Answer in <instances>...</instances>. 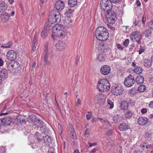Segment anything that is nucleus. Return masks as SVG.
<instances>
[{
  "label": "nucleus",
  "instance_id": "obj_1",
  "mask_svg": "<svg viewBox=\"0 0 153 153\" xmlns=\"http://www.w3.org/2000/svg\"><path fill=\"white\" fill-rule=\"evenodd\" d=\"M95 35L96 38L98 40L104 41L108 39L109 33L105 27L100 26L96 30Z\"/></svg>",
  "mask_w": 153,
  "mask_h": 153
},
{
  "label": "nucleus",
  "instance_id": "obj_2",
  "mask_svg": "<svg viewBox=\"0 0 153 153\" xmlns=\"http://www.w3.org/2000/svg\"><path fill=\"white\" fill-rule=\"evenodd\" d=\"M52 33L54 36L59 38H63L66 36L68 32L63 25L59 24L53 27Z\"/></svg>",
  "mask_w": 153,
  "mask_h": 153
},
{
  "label": "nucleus",
  "instance_id": "obj_3",
  "mask_svg": "<svg viewBox=\"0 0 153 153\" xmlns=\"http://www.w3.org/2000/svg\"><path fill=\"white\" fill-rule=\"evenodd\" d=\"M61 20V16L59 12L55 10L51 11L50 13L48 21L46 22V25H50L51 27V25L54 23L59 22Z\"/></svg>",
  "mask_w": 153,
  "mask_h": 153
},
{
  "label": "nucleus",
  "instance_id": "obj_4",
  "mask_svg": "<svg viewBox=\"0 0 153 153\" xmlns=\"http://www.w3.org/2000/svg\"><path fill=\"white\" fill-rule=\"evenodd\" d=\"M97 87L100 91L102 92H107L110 88V84L107 79H102L99 81Z\"/></svg>",
  "mask_w": 153,
  "mask_h": 153
},
{
  "label": "nucleus",
  "instance_id": "obj_5",
  "mask_svg": "<svg viewBox=\"0 0 153 153\" xmlns=\"http://www.w3.org/2000/svg\"><path fill=\"white\" fill-rule=\"evenodd\" d=\"M106 12V13H105L106 20L110 24L114 23L117 19L116 13L114 12L110 11Z\"/></svg>",
  "mask_w": 153,
  "mask_h": 153
},
{
  "label": "nucleus",
  "instance_id": "obj_6",
  "mask_svg": "<svg viewBox=\"0 0 153 153\" xmlns=\"http://www.w3.org/2000/svg\"><path fill=\"white\" fill-rule=\"evenodd\" d=\"M100 6L102 10L106 12L111 11L112 8V2L108 0H101Z\"/></svg>",
  "mask_w": 153,
  "mask_h": 153
},
{
  "label": "nucleus",
  "instance_id": "obj_7",
  "mask_svg": "<svg viewBox=\"0 0 153 153\" xmlns=\"http://www.w3.org/2000/svg\"><path fill=\"white\" fill-rule=\"evenodd\" d=\"M130 38L132 42H136L139 44H141L142 37L140 31L137 30L133 31L130 35Z\"/></svg>",
  "mask_w": 153,
  "mask_h": 153
},
{
  "label": "nucleus",
  "instance_id": "obj_8",
  "mask_svg": "<svg viewBox=\"0 0 153 153\" xmlns=\"http://www.w3.org/2000/svg\"><path fill=\"white\" fill-rule=\"evenodd\" d=\"M124 90L123 87L119 84L114 85L111 88L112 93L114 95L119 96L121 95Z\"/></svg>",
  "mask_w": 153,
  "mask_h": 153
},
{
  "label": "nucleus",
  "instance_id": "obj_9",
  "mask_svg": "<svg viewBox=\"0 0 153 153\" xmlns=\"http://www.w3.org/2000/svg\"><path fill=\"white\" fill-rule=\"evenodd\" d=\"M27 120L29 122L34 125H36L37 124L40 125L43 124V123L42 121L38 119L34 114H32L29 116L27 118Z\"/></svg>",
  "mask_w": 153,
  "mask_h": 153
},
{
  "label": "nucleus",
  "instance_id": "obj_10",
  "mask_svg": "<svg viewBox=\"0 0 153 153\" xmlns=\"http://www.w3.org/2000/svg\"><path fill=\"white\" fill-rule=\"evenodd\" d=\"M96 47L98 50L100 51V53L102 54H108L110 53L109 51L110 49L109 48H108V47L106 45L98 43L96 45Z\"/></svg>",
  "mask_w": 153,
  "mask_h": 153
},
{
  "label": "nucleus",
  "instance_id": "obj_11",
  "mask_svg": "<svg viewBox=\"0 0 153 153\" xmlns=\"http://www.w3.org/2000/svg\"><path fill=\"white\" fill-rule=\"evenodd\" d=\"M135 82L134 76L129 74L128 77L125 79L124 83L125 86L127 87H130L133 86Z\"/></svg>",
  "mask_w": 153,
  "mask_h": 153
},
{
  "label": "nucleus",
  "instance_id": "obj_12",
  "mask_svg": "<svg viewBox=\"0 0 153 153\" xmlns=\"http://www.w3.org/2000/svg\"><path fill=\"white\" fill-rule=\"evenodd\" d=\"M6 57L8 60H14L16 58V52L13 50H10L7 53Z\"/></svg>",
  "mask_w": 153,
  "mask_h": 153
},
{
  "label": "nucleus",
  "instance_id": "obj_13",
  "mask_svg": "<svg viewBox=\"0 0 153 153\" xmlns=\"http://www.w3.org/2000/svg\"><path fill=\"white\" fill-rule=\"evenodd\" d=\"M52 27L50 26V25H48L45 24V25L44 27L42 29L41 33V36L43 39H44L48 36V33L49 30L51 29Z\"/></svg>",
  "mask_w": 153,
  "mask_h": 153
},
{
  "label": "nucleus",
  "instance_id": "obj_14",
  "mask_svg": "<svg viewBox=\"0 0 153 153\" xmlns=\"http://www.w3.org/2000/svg\"><path fill=\"white\" fill-rule=\"evenodd\" d=\"M100 71L102 74L106 75L110 73L111 68L108 65H104L101 67Z\"/></svg>",
  "mask_w": 153,
  "mask_h": 153
},
{
  "label": "nucleus",
  "instance_id": "obj_15",
  "mask_svg": "<svg viewBox=\"0 0 153 153\" xmlns=\"http://www.w3.org/2000/svg\"><path fill=\"white\" fill-rule=\"evenodd\" d=\"M13 72H12V73L15 74V73H19L20 71L21 68L19 62L15 60H13Z\"/></svg>",
  "mask_w": 153,
  "mask_h": 153
},
{
  "label": "nucleus",
  "instance_id": "obj_16",
  "mask_svg": "<svg viewBox=\"0 0 153 153\" xmlns=\"http://www.w3.org/2000/svg\"><path fill=\"white\" fill-rule=\"evenodd\" d=\"M66 45L64 41H59L55 45L56 49L59 51H62L64 50Z\"/></svg>",
  "mask_w": 153,
  "mask_h": 153
},
{
  "label": "nucleus",
  "instance_id": "obj_17",
  "mask_svg": "<svg viewBox=\"0 0 153 153\" xmlns=\"http://www.w3.org/2000/svg\"><path fill=\"white\" fill-rule=\"evenodd\" d=\"M64 4L63 2L61 1H58L56 2L55 7L56 10L60 11L63 9L64 7Z\"/></svg>",
  "mask_w": 153,
  "mask_h": 153
},
{
  "label": "nucleus",
  "instance_id": "obj_18",
  "mask_svg": "<svg viewBox=\"0 0 153 153\" xmlns=\"http://www.w3.org/2000/svg\"><path fill=\"white\" fill-rule=\"evenodd\" d=\"M11 122V119L9 117H6L2 119H0V123H1L2 125L4 126L10 125Z\"/></svg>",
  "mask_w": 153,
  "mask_h": 153
},
{
  "label": "nucleus",
  "instance_id": "obj_19",
  "mask_svg": "<svg viewBox=\"0 0 153 153\" xmlns=\"http://www.w3.org/2000/svg\"><path fill=\"white\" fill-rule=\"evenodd\" d=\"M148 120L146 117H140L138 119V124L140 125H144L148 122Z\"/></svg>",
  "mask_w": 153,
  "mask_h": 153
},
{
  "label": "nucleus",
  "instance_id": "obj_20",
  "mask_svg": "<svg viewBox=\"0 0 153 153\" xmlns=\"http://www.w3.org/2000/svg\"><path fill=\"white\" fill-rule=\"evenodd\" d=\"M69 134V138L70 140L73 142L76 140V136L75 131L74 128H71Z\"/></svg>",
  "mask_w": 153,
  "mask_h": 153
},
{
  "label": "nucleus",
  "instance_id": "obj_21",
  "mask_svg": "<svg viewBox=\"0 0 153 153\" xmlns=\"http://www.w3.org/2000/svg\"><path fill=\"white\" fill-rule=\"evenodd\" d=\"M48 45L47 42L44 45V52L45 53L44 62L47 63L48 57Z\"/></svg>",
  "mask_w": 153,
  "mask_h": 153
},
{
  "label": "nucleus",
  "instance_id": "obj_22",
  "mask_svg": "<svg viewBox=\"0 0 153 153\" xmlns=\"http://www.w3.org/2000/svg\"><path fill=\"white\" fill-rule=\"evenodd\" d=\"M8 76L7 71L5 69H2L0 70V77L2 78H6Z\"/></svg>",
  "mask_w": 153,
  "mask_h": 153
},
{
  "label": "nucleus",
  "instance_id": "obj_23",
  "mask_svg": "<svg viewBox=\"0 0 153 153\" xmlns=\"http://www.w3.org/2000/svg\"><path fill=\"white\" fill-rule=\"evenodd\" d=\"M10 16V15L6 13L1 14V17L2 21L3 22H6L9 19Z\"/></svg>",
  "mask_w": 153,
  "mask_h": 153
},
{
  "label": "nucleus",
  "instance_id": "obj_24",
  "mask_svg": "<svg viewBox=\"0 0 153 153\" xmlns=\"http://www.w3.org/2000/svg\"><path fill=\"white\" fill-rule=\"evenodd\" d=\"M7 8V5L6 3L3 1H0V13L6 10Z\"/></svg>",
  "mask_w": 153,
  "mask_h": 153
},
{
  "label": "nucleus",
  "instance_id": "obj_25",
  "mask_svg": "<svg viewBox=\"0 0 153 153\" xmlns=\"http://www.w3.org/2000/svg\"><path fill=\"white\" fill-rule=\"evenodd\" d=\"M44 142L47 145H49L53 140L51 137L48 135H46L43 137Z\"/></svg>",
  "mask_w": 153,
  "mask_h": 153
},
{
  "label": "nucleus",
  "instance_id": "obj_26",
  "mask_svg": "<svg viewBox=\"0 0 153 153\" xmlns=\"http://www.w3.org/2000/svg\"><path fill=\"white\" fill-rule=\"evenodd\" d=\"M129 128V126L128 124L125 123H122L120 124L119 126V128L121 131H126Z\"/></svg>",
  "mask_w": 153,
  "mask_h": 153
},
{
  "label": "nucleus",
  "instance_id": "obj_27",
  "mask_svg": "<svg viewBox=\"0 0 153 153\" xmlns=\"http://www.w3.org/2000/svg\"><path fill=\"white\" fill-rule=\"evenodd\" d=\"M136 82L138 84L143 83L144 81V79L142 75H138L137 76L135 79Z\"/></svg>",
  "mask_w": 153,
  "mask_h": 153
},
{
  "label": "nucleus",
  "instance_id": "obj_28",
  "mask_svg": "<svg viewBox=\"0 0 153 153\" xmlns=\"http://www.w3.org/2000/svg\"><path fill=\"white\" fill-rule=\"evenodd\" d=\"M7 68L8 70L10 72V73L13 72V60L11 61L10 62H8L7 63Z\"/></svg>",
  "mask_w": 153,
  "mask_h": 153
},
{
  "label": "nucleus",
  "instance_id": "obj_29",
  "mask_svg": "<svg viewBox=\"0 0 153 153\" xmlns=\"http://www.w3.org/2000/svg\"><path fill=\"white\" fill-rule=\"evenodd\" d=\"M134 113L131 110H128L125 111L124 113L125 117L127 118H131L133 114Z\"/></svg>",
  "mask_w": 153,
  "mask_h": 153
},
{
  "label": "nucleus",
  "instance_id": "obj_30",
  "mask_svg": "<svg viewBox=\"0 0 153 153\" xmlns=\"http://www.w3.org/2000/svg\"><path fill=\"white\" fill-rule=\"evenodd\" d=\"M35 136L39 142H42V139L44 137L42 136L41 134L39 132H36L35 134Z\"/></svg>",
  "mask_w": 153,
  "mask_h": 153
},
{
  "label": "nucleus",
  "instance_id": "obj_31",
  "mask_svg": "<svg viewBox=\"0 0 153 153\" xmlns=\"http://www.w3.org/2000/svg\"><path fill=\"white\" fill-rule=\"evenodd\" d=\"M122 117L119 115L114 116L113 117V121L115 123L119 122L121 120H122Z\"/></svg>",
  "mask_w": 153,
  "mask_h": 153
},
{
  "label": "nucleus",
  "instance_id": "obj_32",
  "mask_svg": "<svg viewBox=\"0 0 153 153\" xmlns=\"http://www.w3.org/2000/svg\"><path fill=\"white\" fill-rule=\"evenodd\" d=\"M134 72L137 74H139L143 72L142 68L140 67H136L134 69Z\"/></svg>",
  "mask_w": 153,
  "mask_h": 153
},
{
  "label": "nucleus",
  "instance_id": "obj_33",
  "mask_svg": "<svg viewBox=\"0 0 153 153\" xmlns=\"http://www.w3.org/2000/svg\"><path fill=\"white\" fill-rule=\"evenodd\" d=\"M152 61L149 59H145L143 61V64L146 67H149L152 65Z\"/></svg>",
  "mask_w": 153,
  "mask_h": 153
},
{
  "label": "nucleus",
  "instance_id": "obj_34",
  "mask_svg": "<svg viewBox=\"0 0 153 153\" xmlns=\"http://www.w3.org/2000/svg\"><path fill=\"white\" fill-rule=\"evenodd\" d=\"M128 107V103L126 101L123 102L120 105L121 108L122 110H124L127 109Z\"/></svg>",
  "mask_w": 153,
  "mask_h": 153
},
{
  "label": "nucleus",
  "instance_id": "obj_35",
  "mask_svg": "<svg viewBox=\"0 0 153 153\" xmlns=\"http://www.w3.org/2000/svg\"><path fill=\"white\" fill-rule=\"evenodd\" d=\"M68 4L69 6L71 7H74L77 4V0H69Z\"/></svg>",
  "mask_w": 153,
  "mask_h": 153
},
{
  "label": "nucleus",
  "instance_id": "obj_36",
  "mask_svg": "<svg viewBox=\"0 0 153 153\" xmlns=\"http://www.w3.org/2000/svg\"><path fill=\"white\" fill-rule=\"evenodd\" d=\"M40 130L42 133L45 134L48 133V131L47 128L45 126H42L40 127Z\"/></svg>",
  "mask_w": 153,
  "mask_h": 153
},
{
  "label": "nucleus",
  "instance_id": "obj_37",
  "mask_svg": "<svg viewBox=\"0 0 153 153\" xmlns=\"http://www.w3.org/2000/svg\"><path fill=\"white\" fill-rule=\"evenodd\" d=\"M13 43L11 41H9L7 43L2 45L1 47L5 48H10L13 45Z\"/></svg>",
  "mask_w": 153,
  "mask_h": 153
},
{
  "label": "nucleus",
  "instance_id": "obj_38",
  "mask_svg": "<svg viewBox=\"0 0 153 153\" xmlns=\"http://www.w3.org/2000/svg\"><path fill=\"white\" fill-rule=\"evenodd\" d=\"M146 90V86L143 85H140L138 88V90L140 92H143Z\"/></svg>",
  "mask_w": 153,
  "mask_h": 153
},
{
  "label": "nucleus",
  "instance_id": "obj_39",
  "mask_svg": "<svg viewBox=\"0 0 153 153\" xmlns=\"http://www.w3.org/2000/svg\"><path fill=\"white\" fill-rule=\"evenodd\" d=\"M57 129L60 135H61L62 134V132L63 130L62 126L61 125L59 124H58Z\"/></svg>",
  "mask_w": 153,
  "mask_h": 153
},
{
  "label": "nucleus",
  "instance_id": "obj_40",
  "mask_svg": "<svg viewBox=\"0 0 153 153\" xmlns=\"http://www.w3.org/2000/svg\"><path fill=\"white\" fill-rule=\"evenodd\" d=\"M143 33L146 37H148L152 34V32L149 30H146L144 31Z\"/></svg>",
  "mask_w": 153,
  "mask_h": 153
},
{
  "label": "nucleus",
  "instance_id": "obj_41",
  "mask_svg": "<svg viewBox=\"0 0 153 153\" xmlns=\"http://www.w3.org/2000/svg\"><path fill=\"white\" fill-rule=\"evenodd\" d=\"M152 134H153L151 133L148 132L145 134V137L147 140H148L151 138Z\"/></svg>",
  "mask_w": 153,
  "mask_h": 153
},
{
  "label": "nucleus",
  "instance_id": "obj_42",
  "mask_svg": "<svg viewBox=\"0 0 153 153\" xmlns=\"http://www.w3.org/2000/svg\"><path fill=\"white\" fill-rule=\"evenodd\" d=\"M97 59L100 62L104 61L105 59L104 56L101 54L99 55Z\"/></svg>",
  "mask_w": 153,
  "mask_h": 153
},
{
  "label": "nucleus",
  "instance_id": "obj_43",
  "mask_svg": "<svg viewBox=\"0 0 153 153\" xmlns=\"http://www.w3.org/2000/svg\"><path fill=\"white\" fill-rule=\"evenodd\" d=\"M73 12V10L71 9H68L66 10L65 14H66L67 16H69L70 15H68L71 14H72V13Z\"/></svg>",
  "mask_w": 153,
  "mask_h": 153
},
{
  "label": "nucleus",
  "instance_id": "obj_44",
  "mask_svg": "<svg viewBox=\"0 0 153 153\" xmlns=\"http://www.w3.org/2000/svg\"><path fill=\"white\" fill-rule=\"evenodd\" d=\"M107 103L108 105H110V109H112L113 108L114 104L113 102L110 100H108Z\"/></svg>",
  "mask_w": 153,
  "mask_h": 153
},
{
  "label": "nucleus",
  "instance_id": "obj_45",
  "mask_svg": "<svg viewBox=\"0 0 153 153\" xmlns=\"http://www.w3.org/2000/svg\"><path fill=\"white\" fill-rule=\"evenodd\" d=\"M129 42V40L128 39H126L123 42V45L125 47H127Z\"/></svg>",
  "mask_w": 153,
  "mask_h": 153
},
{
  "label": "nucleus",
  "instance_id": "obj_46",
  "mask_svg": "<svg viewBox=\"0 0 153 153\" xmlns=\"http://www.w3.org/2000/svg\"><path fill=\"white\" fill-rule=\"evenodd\" d=\"M116 47L117 49L121 51H122L123 50L124 47L120 44H117Z\"/></svg>",
  "mask_w": 153,
  "mask_h": 153
},
{
  "label": "nucleus",
  "instance_id": "obj_47",
  "mask_svg": "<svg viewBox=\"0 0 153 153\" xmlns=\"http://www.w3.org/2000/svg\"><path fill=\"white\" fill-rule=\"evenodd\" d=\"M145 50V48L143 47L140 46L139 51V54H140L143 53Z\"/></svg>",
  "mask_w": 153,
  "mask_h": 153
},
{
  "label": "nucleus",
  "instance_id": "obj_48",
  "mask_svg": "<svg viewBox=\"0 0 153 153\" xmlns=\"http://www.w3.org/2000/svg\"><path fill=\"white\" fill-rule=\"evenodd\" d=\"M88 143L89 145L88 147H91L93 146H95L97 145V143H91L89 142H88Z\"/></svg>",
  "mask_w": 153,
  "mask_h": 153
},
{
  "label": "nucleus",
  "instance_id": "obj_49",
  "mask_svg": "<svg viewBox=\"0 0 153 153\" xmlns=\"http://www.w3.org/2000/svg\"><path fill=\"white\" fill-rule=\"evenodd\" d=\"M135 47V44H133L132 45H130L129 50L131 52H132L134 50V49Z\"/></svg>",
  "mask_w": 153,
  "mask_h": 153
},
{
  "label": "nucleus",
  "instance_id": "obj_50",
  "mask_svg": "<svg viewBox=\"0 0 153 153\" xmlns=\"http://www.w3.org/2000/svg\"><path fill=\"white\" fill-rule=\"evenodd\" d=\"M91 129L90 128H87L85 131V135H88L90 133V131H91Z\"/></svg>",
  "mask_w": 153,
  "mask_h": 153
},
{
  "label": "nucleus",
  "instance_id": "obj_51",
  "mask_svg": "<svg viewBox=\"0 0 153 153\" xmlns=\"http://www.w3.org/2000/svg\"><path fill=\"white\" fill-rule=\"evenodd\" d=\"M127 102L128 103V106L132 105L133 104V101L131 100H129Z\"/></svg>",
  "mask_w": 153,
  "mask_h": 153
},
{
  "label": "nucleus",
  "instance_id": "obj_52",
  "mask_svg": "<svg viewBox=\"0 0 153 153\" xmlns=\"http://www.w3.org/2000/svg\"><path fill=\"white\" fill-rule=\"evenodd\" d=\"M149 27L152 29H153V22H149Z\"/></svg>",
  "mask_w": 153,
  "mask_h": 153
},
{
  "label": "nucleus",
  "instance_id": "obj_53",
  "mask_svg": "<svg viewBox=\"0 0 153 153\" xmlns=\"http://www.w3.org/2000/svg\"><path fill=\"white\" fill-rule=\"evenodd\" d=\"M141 111L142 114H144L147 112V109L146 108H143L141 109Z\"/></svg>",
  "mask_w": 153,
  "mask_h": 153
},
{
  "label": "nucleus",
  "instance_id": "obj_54",
  "mask_svg": "<svg viewBox=\"0 0 153 153\" xmlns=\"http://www.w3.org/2000/svg\"><path fill=\"white\" fill-rule=\"evenodd\" d=\"M4 60L2 58H0V66H2L4 64Z\"/></svg>",
  "mask_w": 153,
  "mask_h": 153
},
{
  "label": "nucleus",
  "instance_id": "obj_55",
  "mask_svg": "<svg viewBox=\"0 0 153 153\" xmlns=\"http://www.w3.org/2000/svg\"><path fill=\"white\" fill-rule=\"evenodd\" d=\"M111 2L114 3H117L120 2L121 0H109Z\"/></svg>",
  "mask_w": 153,
  "mask_h": 153
},
{
  "label": "nucleus",
  "instance_id": "obj_56",
  "mask_svg": "<svg viewBox=\"0 0 153 153\" xmlns=\"http://www.w3.org/2000/svg\"><path fill=\"white\" fill-rule=\"evenodd\" d=\"M98 121V118H94L92 119V121L93 122H97Z\"/></svg>",
  "mask_w": 153,
  "mask_h": 153
},
{
  "label": "nucleus",
  "instance_id": "obj_57",
  "mask_svg": "<svg viewBox=\"0 0 153 153\" xmlns=\"http://www.w3.org/2000/svg\"><path fill=\"white\" fill-rule=\"evenodd\" d=\"M98 150V149L95 148L93 149L90 152V153H94Z\"/></svg>",
  "mask_w": 153,
  "mask_h": 153
},
{
  "label": "nucleus",
  "instance_id": "obj_58",
  "mask_svg": "<svg viewBox=\"0 0 153 153\" xmlns=\"http://www.w3.org/2000/svg\"><path fill=\"white\" fill-rule=\"evenodd\" d=\"M33 48L32 50L33 51H35L36 49V44H35L34 43L33 44Z\"/></svg>",
  "mask_w": 153,
  "mask_h": 153
},
{
  "label": "nucleus",
  "instance_id": "obj_59",
  "mask_svg": "<svg viewBox=\"0 0 153 153\" xmlns=\"http://www.w3.org/2000/svg\"><path fill=\"white\" fill-rule=\"evenodd\" d=\"M136 4L137 7H139L140 6V5H141L140 2V1H138V0L136 2Z\"/></svg>",
  "mask_w": 153,
  "mask_h": 153
},
{
  "label": "nucleus",
  "instance_id": "obj_60",
  "mask_svg": "<svg viewBox=\"0 0 153 153\" xmlns=\"http://www.w3.org/2000/svg\"><path fill=\"white\" fill-rule=\"evenodd\" d=\"M112 132V131L111 130H109L107 131V134L108 135H109L111 134Z\"/></svg>",
  "mask_w": 153,
  "mask_h": 153
},
{
  "label": "nucleus",
  "instance_id": "obj_61",
  "mask_svg": "<svg viewBox=\"0 0 153 153\" xmlns=\"http://www.w3.org/2000/svg\"><path fill=\"white\" fill-rule=\"evenodd\" d=\"M146 143H143L141 145V147L143 149H144L145 148H146Z\"/></svg>",
  "mask_w": 153,
  "mask_h": 153
},
{
  "label": "nucleus",
  "instance_id": "obj_62",
  "mask_svg": "<svg viewBox=\"0 0 153 153\" xmlns=\"http://www.w3.org/2000/svg\"><path fill=\"white\" fill-rule=\"evenodd\" d=\"M98 121L99 120L102 121L101 122L102 123L103 121L104 122V121H105L108 122V121L107 120H105L104 119H103L102 118H98Z\"/></svg>",
  "mask_w": 153,
  "mask_h": 153
},
{
  "label": "nucleus",
  "instance_id": "obj_63",
  "mask_svg": "<svg viewBox=\"0 0 153 153\" xmlns=\"http://www.w3.org/2000/svg\"><path fill=\"white\" fill-rule=\"evenodd\" d=\"M133 23L135 25H137L139 23V21H134L133 22Z\"/></svg>",
  "mask_w": 153,
  "mask_h": 153
},
{
  "label": "nucleus",
  "instance_id": "obj_64",
  "mask_svg": "<svg viewBox=\"0 0 153 153\" xmlns=\"http://www.w3.org/2000/svg\"><path fill=\"white\" fill-rule=\"evenodd\" d=\"M108 27L109 28H110V29L112 30H114L115 29V28L113 27H112V26L110 25H108Z\"/></svg>",
  "mask_w": 153,
  "mask_h": 153
}]
</instances>
